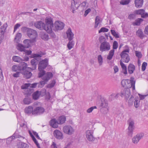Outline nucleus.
I'll return each instance as SVG.
<instances>
[{
    "mask_svg": "<svg viewBox=\"0 0 148 148\" xmlns=\"http://www.w3.org/2000/svg\"><path fill=\"white\" fill-rule=\"evenodd\" d=\"M45 24L41 21L36 22L34 25L37 28L40 29H44L48 33L52 32V27L53 26V23L52 18L49 17H47L45 19Z\"/></svg>",
    "mask_w": 148,
    "mask_h": 148,
    "instance_id": "obj_1",
    "label": "nucleus"
},
{
    "mask_svg": "<svg viewBox=\"0 0 148 148\" xmlns=\"http://www.w3.org/2000/svg\"><path fill=\"white\" fill-rule=\"evenodd\" d=\"M121 83L123 87L128 88H132L133 90H135V81L134 78L131 77L130 79H123Z\"/></svg>",
    "mask_w": 148,
    "mask_h": 148,
    "instance_id": "obj_2",
    "label": "nucleus"
},
{
    "mask_svg": "<svg viewBox=\"0 0 148 148\" xmlns=\"http://www.w3.org/2000/svg\"><path fill=\"white\" fill-rule=\"evenodd\" d=\"M48 60L45 59L40 62L38 65V77H40L44 74L45 71L43 70L48 65Z\"/></svg>",
    "mask_w": 148,
    "mask_h": 148,
    "instance_id": "obj_3",
    "label": "nucleus"
},
{
    "mask_svg": "<svg viewBox=\"0 0 148 148\" xmlns=\"http://www.w3.org/2000/svg\"><path fill=\"white\" fill-rule=\"evenodd\" d=\"M23 66L22 68V74L24 75V77L26 78H29L32 75V74L29 71L31 69L30 68L27 66V64L23 62L22 63Z\"/></svg>",
    "mask_w": 148,
    "mask_h": 148,
    "instance_id": "obj_4",
    "label": "nucleus"
},
{
    "mask_svg": "<svg viewBox=\"0 0 148 148\" xmlns=\"http://www.w3.org/2000/svg\"><path fill=\"white\" fill-rule=\"evenodd\" d=\"M125 49L121 53L120 56L121 58L122 61L126 62L128 63L130 60L128 53H129L130 49L128 47L125 46Z\"/></svg>",
    "mask_w": 148,
    "mask_h": 148,
    "instance_id": "obj_5",
    "label": "nucleus"
},
{
    "mask_svg": "<svg viewBox=\"0 0 148 148\" xmlns=\"http://www.w3.org/2000/svg\"><path fill=\"white\" fill-rule=\"evenodd\" d=\"M63 132L68 135H71L75 132L73 127L70 125H66L63 127L62 129Z\"/></svg>",
    "mask_w": 148,
    "mask_h": 148,
    "instance_id": "obj_6",
    "label": "nucleus"
},
{
    "mask_svg": "<svg viewBox=\"0 0 148 148\" xmlns=\"http://www.w3.org/2000/svg\"><path fill=\"white\" fill-rule=\"evenodd\" d=\"M129 126L128 127L127 132V134L130 136H132L133 132L135 128L134 121V120L130 119L128 121Z\"/></svg>",
    "mask_w": 148,
    "mask_h": 148,
    "instance_id": "obj_7",
    "label": "nucleus"
},
{
    "mask_svg": "<svg viewBox=\"0 0 148 148\" xmlns=\"http://www.w3.org/2000/svg\"><path fill=\"white\" fill-rule=\"evenodd\" d=\"M110 49V45L109 42L105 41L101 43L100 47V50L101 51H108Z\"/></svg>",
    "mask_w": 148,
    "mask_h": 148,
    "instance_id": "obj_8",
    "label": "nucleus"
},
{
    "mask_svg": "<svg viewBox=\"0 0 148 148\" xmlns=\"http://www.w3.org/2000/svg\"><path fill=\"white\" fill-rule=\"evenodd\" d=\"M27 35L31 38L32 42H35L37 37V34L36 31L29 29L27 30Z\"/></svg>",
    "mask_w": 148,
    "mask_h": 148,
    "instance_id": "obj_9",
    "label": "nucleus"
},
{
    "mask_svg": "<svg viewBox=\"0 0 148 148\" xmlns=\"http://www.w3.org/2000/svg\"><path fill=\"white\" fill-rule=\"evenodd\" d=\"M42 57L41 54H34L33 55V57L34 58L31 61V64L33 66L32 70H34L36 68V64L38 61V59Z\"/></svg>",
    "mask_w": 148,
    "mask_h": 148,
    "instance_id": "obj_10",
    "label": "nucleus"
},
{
    "mask_svg": "<svg viewBox=\"0 0 148 148\" xmlns=\"http://www.w3.org/2000/svg\"><path fill=\"white\" fill-rule=\"evenodd\" d=\"M54 30L57 31L62 29L64 26V24L62 22L57 21L55 22L54 24Z\"/></svg>",
    "mask_w": 148,
    "mask_h": 148,
    "instance_id": "obj_11",
    "label": "nucleus"
},
{
    "mask_svg": "<svg viewBox=\"0 0 148 148\" xmlns=\"http://www.w3.org/2000/svg\"><path fill=\"white\" fill-rule=\"evenodd\" d=\"M93 132L92 130H88L86 131V136L87 140L90 141H93L95 138L93 136Z\"/></svg>",
    "mask_w": 148,
    "mask_h": 148,
    "instance_id": "obj_12",
    "label": "nucleus"
},
{
    "mask_svg": "<svg viewBox=\"0 0 148 148\" xmlns=\"http://www.w3.org/2000/svg\"><path fill=\"white\" fill-rule=\"evenodd\" d=\"M79 2L80 0H72L71 1V9L73 13H74V11L79 6Z\"/></svg>",
    "mask_w": 148,
    "mask_h": 148,
    "instance_id": "obj_13",
    "label": "nucleus"
},
{
    "mask_svg": "<svg viewBox=\"0 0 148 148\" xmlns=\"http://www.w3.org/2000/svg\"><path fill=\"white\" fill-rule=\"evenodd\" d=\"M144 136V134L143 133L138 134L132 138V142L135 144H137L139 140L142 138Z\"/></svg>",
    "mask_w": 148,
    "mask_h": 148,
    "instance_id": "obj_14",
    "label": "nucleus"
},
{
    "mask_svg": "<svg viewBox=\"0 0 148 148\" xmlns=\"http://www.w3.org/2000/svg\"><path fill=\"white\" fill-rule=\"evenodd\" d=\"M130 95V91L129 88H125L121 92V96L127 99L129 97Z\"/></svg>",
    "mask_w": 148,
    "mask_h": 148,
    "instance_id": "obj_15",
    "label": "nucleus"
},
{
    "mask_svg": "<svg viewBox=\"0 0 148 148\" xmlns=\"http://www.w3.org/2000/svg\"><path fill=\"white\" fill-rule=\"evenodd\" d=\"M53 75L52 73L50 72L45 73V71L44 74L42 76V79L48 82L50 79L53 77Z\"/></svg>",
    "mask_w": 148,
    "mask_h": 148,
    "instance_id": "obj_16",
    "label": "nucleus"
},
{
    "mask_svg": "<svg viewBox=\"0 0 148 148\" xmlns=\"http://www.w3.org/2000/svg\"><path fill=\"white\" fill-rule=\"evenodd\" d=\"M45 109L42 107H37L34 108L33 112V115H40L44 112Z\"/></svg>",
    "mask_w": 148,
    "mask_h": 148,
    "instance_id": "obj_17",
    "label": "nucleus"
},
{
    "mask_svg": "<svg viewBox=\"0 0 148 148\" xmlns=\"http://www.w3.org/2000/svg\"><path fill=\"white\" fill-rule=\"evenodd\" d=\"M54 136L57 139L59 140H62L63 138V136L62 132L60 130H56L53 132Z\"/></svg>",
    "mask_w": 148,
    "mask_h": 148,
    "instance_id": "obj_18",
    "label": "nucleus"
},
{
    "mask_svg": "<svg viewBox=\"0 0 148 148\" xmlns=\"http://www.w3.org/2000/svg\"><path fill=\"white\" fill-rule=\"evenodd\" d=\"M136 13L137 14H140L143 18L148 17V14L145 12L143 9H139L136 11Z\"/></svg>",
    "mask_w": 148,
    "mask_h": 148,
    "instance_id": "obj_19",
    "label": "nucleus"
},
{
    "mask_svg": "<svg viewBox=\"0 0 148 148\" xmlns=\"http://www.w3.org/2000/svg\"><path fill=\"white\" fill-rule=\"evenodd\" d=\"M66 34L67 38L69 40V41L71 40L73 38L74 34L72 32L71 28H68L66 32Z\"/></svg>",
    "mask_w": 148,
    "mask_h": 148,
    "instance_id": "obj_20",
    "label": "nucleus"
},
{
    "mask_svg": "<svg viewBox=\"0 0 148 148\" xmlns=\"http://www.w3.org/2000/svg\"><path fill=\"white\" fill-rule=\"evenodd\" d=\"M34 109L32 106H29L25 108V113L28 115H30L32 114L33 115V112Z\"/></svg>",
    "mask_w": 148,
    "mask_h": 148,
    "instance_id": "obj_21",
    "label": "nucleus"
},
{
    "mask_svg": "<svg viewBox=\"0 0 148 148\" xmlns=\"http://www.w3.org/2000/svg\"><path fill=\"white\" fill-rule=\"evenodd\" d=\"M21 136L19 135H17L16 134H14L12 136L8 137L7 139L6 143L7 144H10L11 141L15 138H19Z\"/></svg>",
    "mask_w": 148,
    "mask_h": 148,
    "instance_id": "obj_22",
    "label": "nucleus"
},
{
    "mask_svg": "<svg viewBox=\"0 0 148 148\" xmlns=\"http://www.w3.org/2000/svg\"><path fill=\"white\" fill-rule=\"evenodd\" d=\"M39 36L42 39L45 40H47L49 38L48 34L43 32H40Z\"/></svg>",
    "mask_w": 148,
    "mask_h": 148,
    "instance_id": "obj_23",
    "label": "nucleus"
},
{
    "mask_svg": "<svg viewBox=\"0 0 148 148\" xmlns=\"http://www.w3.org/2000/svg\"><path fill=\"white\" fill-rule=\"evenodd\" d=\"M50 125L54 128H57L58 127V121H56L55 119H51L50 121Z\"/></svg>",
    "mask_w": 148,
    "mask_h": 148,
    "instance_id": "obj_24",
    "label": "nucleus"
},
{
    "mask_svg": "<svg viewBox=\"0 0 148 148\" xmlns=\"http://www.w3.org/2000/svg\"><path fill=\"white\" fill-rule=\"evenodd\" d=\"M66 120V118L64 116H60L57 119L58 123L59 124H62L65 123Z\"/></svg>",
    "mask_w": 148,
    "mask_h": 148,
    "instance_id": "obj_25",
    "label": "nucleus"
},
{
    "mask_svg": "<svg viewBox=\"0 0 148 148\" xmlns=\"http://www.w3.org/2000/svg\"><path fill=\"white\" fill-rule=\"evenodd\" d=\"M135 69V66L133 64H130L128 66V72L130 74H132L134 72Z\"/></svg>",
    "mask_w": 148,
    "mask_h": 148,
    "instance_id": "obj_26",
    "label": "nucleus"
},
{
    "mask_svg": "<svg viewBox=\"0 0 148 148\" xmlns=\"http://www.w3.org/2000/svg\"><path fill=\"white\" fill-rule=\"evenodd\" d=\"M34 42H32V40L25 39L23 41L24 46L26 48H29L31 46V43Z\"/></svg>",
    "mask_w": 148,
    "mask_h": 148,
    "instance_id": "obj_27",
    "label": "nucleus"
},
{
    "mask_svg": "<svg viewBox=\"0 0 148 148\" xmlns=\"http://www.w3.org/2000/svg\"><path fill=\"white\" fill-rule=\"evenodd\" d=\"M143 3V0H135V6L137 8H140L141 7Z\"/></svg>",
    "mask_w": 148,
    "mask_h": 148,
    "instance_id": "obj_28",
    "label": "nucleus"
},
{
    "mask_svg": "<svg viewBox=\"0 0 148 148\" xmlns=\"http://www.w3.org/2000/svg\"><path fill=\"white\" fill-rule=\"evenodd\" d=\"M114 49H112L109 51L107 57V60H110L112 59L114 55Z\"/></svg>",
    "mask_w": 148,
    "mask_h": 148,
    "instance_id": "obj_29",
    "label": "nucleus"
},
{
    "mask_svg": "<svg viewBox=\"0 0 148 148\" xmlns=\"http://www.w3.org/2000/svg\"><path fill=\"white\" fill-rule=\"evenodd\" d=\"M8 26L6 23H4L3 25L0 28V33L1 34H3Z\"/></svg>",
    "mask_w": 148,
    "mask_h": 148,
    "instance_id": "obj_30",
    "label": "nucleus"
},
{
    "mask_svg": "<svg viewBox=\"0 0 148 148\" xmlns=\"http://www.w3.org/2000/svg\"><path fill=\"white\" fill-rule=\"evenodd\" d=\"M17 49L21 51H24L25 49V47L21 44H18L16 46Z\"/></svg>",
    "mask_w": 148,
    "mask_h": 148,
    "instance_id": "obj_31",
    "label": "nucleus"
},
{
    "mask_svg": "<svg viewBox=\"0 0 148 148\" xmlns=\"http://www.w3.org/2000/svg\"><path fill=\"white\" fill-rule=\"evenodd\" d=\"M101 18L100 17L97 16L96 17L95 20V23L94 27L95 28H97L99 23L101 22Z\"/></svg>",
    "mask_w": 148,
    "mask_h": 148,
    "instance_id": "obj_32",
    "label": "nucleus"
},
{
    "mask_svg": "<svg viewBox=\"0 0 148 148\" xmlns=\"http://www.w3.org/2000/svg\"><path fill=\"white\" fill-rule=\"evenodd\" d=\"M40 94V92L38 91H37L36 92H35L32 95L33 99L35 100L37 99L39 97Z\"/></svg>",
    "mask_w": 148,
    "mask_h": 148,
    "instance_id": "obj_33",
    "label": "nucleus"
},
{
    "mask_svg": "<svg viewBox=\"0 0 148 148\" xmlns=\"http://www.w3.org/2000/svg\"><path fill=\"white\" fill-rule=\"evenodd\" d=\"M101 106L102 107L101 108H106V112L108 110L109 107L108 106V104L106 101H104L102 102L101 104Z\"/></svg>",
    "mask_w": 148,
    "mask_h": 148,
    "instance_id": "obj_34",
    "label": "nucleus"
},
{
    "mask_svg": "<svg viewBox=\"0 0 148 148\" xmlns=\"http://www.w3.org/2000/svg\"><path fill=\"white\" fill-rule=\"evenodd\" d=\"M12 59L14 62H20L23 61V60L18 56H14Z\"/></svg>",
    "mask_w": 148,
    "mask_h": 148,
    "instance_id": "obj_35",
    "label": "nucleus"
},
{
    "mask_svg": "<svg viewBox=\"0 0 148 148\" xmlns=\"http://www.w3.org/2000/svg\"><path fill=\"white\" fill-rule=\"evenodd\" d=\"M135 101H134V106L136 108H137L140 105V99L138 97H137L135 98Z\"/></svg>",
    "mask_w": 148,
    "mask_h": 148,
    "instance_id": "obj_36",
    "label": "nucleus"
},
{
    "mask_svg": "<svg viewBox=\"0 0 148 148\" xmlns=\"http://www.w3.org/2000/svg\"><path fill=\"white\" fill-rule=\"evenodd\" d=\"M23 102L25 104L28 105L32 102L31 99L29 97L24 98L23 100Z\"/></svg>",
    "mask_w": 148,
    "mask_h": 148,
    "instance_id": "obj_37",
    "label": "nucleus"
},
{
    "mask_svg": "<svg viewBox=\"0 0 148 148\" xmlns=\"http://www.w3.org/2000/svg\"><path fill=\"white\" fill-rule=\"evenodd\" d=\"M74 42L73 41H69L67 45V47L68 49L69 50H70L72 48L74 45Z\"/></svg>",
    "mask_w": 148,
    "mask_h": 148,
    "instance_id": "obj_38",
    "label": "nucleus"
},
{
    "mask_svg": "<svg viewBox=\"0 0 148 148\" xmlns=\"http://www.w3.org/2000/svg\"><path fill=\"white\" fill-rule=\"evenodd\" d=\"M18 148H26L27 144L22 142H20L17 145Z\"/></svg>",
    "mask_w": 148,
    "mask_h": 148,
    "instance_id": "obj_39",
    "label": "nucleus"
},
{
    "mask_svg": "<svg viewBox=\"0 0 148 148\" xmlns=\"http://www.w3.org/2000/svg\"><path fill=\"white\" fill-rule=\"evenodd\" d=\"M21 34L20 33H18L15 38L14 40L15 42L18 43L19 41V40L21 38Z\"/></svg>",
    "mask_w": 148,
    "mask_h": 148,
    "instance_id": "obj_40",
    "label": "nucleus"
},
{
    "mask_svg": "<svg viewBox=\"0 0 148 148\" xmlns=\"http://www.w3.org/2000/svg\"><path fill=\"white\" fill-rule=\"evenodd\" d=\"M97 60L99 65H101L103 62V58L101 55H99L97 56Z\"/></svg>",
    "mask_w": 148,
    "mask_h": 148,
    "instance_id": "obj_41",
    "label": "nucleus"
},
{
    "mask_svg": "<svg viewBox=\"0 0 148 148\" xmlns=\"http://www.w3.org/2000/svg\"><path fill=\"white\" fill-rule=\"evenodd\" d=\"M21 68L18 65H14L12 67V70L14 71L21 70Z\"/></svg>",
    "mask_w": 148,
    "mask_h": 148,
    "instance_id": "obj_42",
    "label": "nucleus"
},
{
    "mask_svg": "<svg viewBox=\"0 0 148 148\" xmlns=\"http://www.w3.org/2000/svg\"><path fill=\"white\" fill-rule=\"evenodd\" d=\"M134 98L132 96L128 100V105L129 106H131L133 105L134 103Z\"/></svg>",
    "mask_w": 148,
    "mask_h": 148,
    "instance_id": "obj_43",
    "label": "nucleus"
},
{
    "mask_svg": "<svg viewBox=\"0 0 148 148\" xmlns=\"http://www.w3.org/2000/svg\"><path fill=\"white\" fill-rule=\"evenodd\" d=\"M136 35L140 38H143V32L141 29H138L136 32Z\"/></svg>",
    "mask_w": 148,
    "mask_h": 148,
    "instance_id": "obj_44",
    "label": "nucleus"
},
{
    "mask_svg": "<svg viewBox=\"0 0 148 148\" xmlns=\"http://www.w3.org/2000/svg\"><path fill=\"white\" fill-rule=\"evenodd\" d=\"M143 21V19L142 18H138L133 23V25H139L141 22H142Z\"/></svg>",
    "mask_w": 148,
    "mask_h": 148,
    "instance_id": "obj_45",
    "label": "nucleus"
},
{
    "mask_svg": "<svg viewBox=\"0 0 148 148\" xmlns=\"http://www.w3.org/2000/svg\"><path fill=\"white\" fill-rule=\"evenodd\" d=\"M80 6L82 8L83 10H85L87 8L88 5L87 3L86 2H83L80 5Z\"/></svg>",
    "mask_w": 148,
    "mask_h": 148,
    "instance_id": "obj_46",
    "label": "nucleus"
},
{
    "mask_svg": "<svg viewBox=\"0 0 148 148\" xmlns=\"http://www.w3.org/2000/svg\"><path fill=\"white\" fill-rule=\"evenodd\" d=\"M97 107L96 106L91 107L86 110V112L88 113H90L94 109H97Z\"/></svg>",
    "mask_w": 148,
    "mask_h": 148,
    "instance_id": "obj_47",
    "label": "nucleus"
},
{
    "mask_svg": "<svg viewBox=\"0 0 148 148\" xmlns=\"http://www.w3.org/2000/svg\"><path fill=\"white\" fill-rule=\"evenodd\" d=\"M111 34L115 37L116 38H119V37L118 34L116 33L115 30H111Z\"/></svg>",
    "mask_w": 148,
    "mask_h": 148,
    "instance_id": "obj_48",
    "label": "nucleus"
},
{
    "mask_svg": "<svg viewBox=\"0 0 148 148\" xmlns=\"http://www.w3.org/2000/svg\"><path fill=\"white\" fill-rule=\"evenodd\" d=\"M135 53L136 56L138 57V59H140L142 57V54L141 53L138 51H136L135 52Z\"/></svg>",
    "mask_w": 148,
    "mask_h": 148,
    "instance_id": "obj_49",
    "label": "nucleus"
},
{
    "mask_svg": "<svg viewBox=\"0 0 148 148\" xmlns=\"http://www.w3.org/2000/svg\"><path fill=\"white\" fill-rule=\"evenodd\" d=\"M118 45L117 42L116 41H114L113 43L112 48L114 50L116 49L118 47Z\"/></svg>",
    "mask_w": 148,
    "mask_h": 148,
    "instance_id": "obj_50",
    "label": "nucleus"
},
{
    "mask_svg": "<svg viewBox=\"0 0 148 148\" xmlns=\"http://www.w3.org/2000/svg\"><path fill=\"white\" fill-rule=\"evenodd\" d=\"M130 0H123L120 2V3L122 5H126L128 4Z\"/></svg>",
    "mask_w": 148,
    "mask_h": 148,
    "instance_id": "obj_51",
    "label": "nucleus"
},
{
    "mask_svg": "<svg viewBox=\"0 0 148 148\" xmlns=\"http://www.w3.org/2000/svg\"><path fill=\"white\" fill-rule=\"evenodd\" d=\"M108 31V29L103 27H102L99 31V33H100L101 32H107Z\"/></svg>",
    "mask_w": 148,
    "mask_h": 148,
    "instance_id": "obj_52",
    "label": "nucleus"
},
{
    "mask_svg": "<svg viewBox=\"0 0 148 148\" xmlns=\"http://www.w3.org/2000/svg\"><path fill=\"white\" fill-rule=\"evenodd\" d=\"M30 85V84L29 83L25 84L23 85H22L21 87L22 89H25L27 88Z\"/></svg>",
    "mask_w": 148,
    "mask_h": 148,
    "instance_id": "obj_53",
    "label": "nucleus"
},
{
    "mask_svg": "<svg viewBox=\"0 0 148 148\" xmlns=\"http://www.w3.org/2000/svg\"><path fill=\"white\" fill-rule=\"evenodd\" d=\"M147 65L146 62H144L143 63L142 66V70L143 71H144L145 70Z\"/></svg>",
    "mask_w": 148,
    "mask_h": 148,
    "instance_id": "obj_54",
    "label": "nucleus"
},
{
    "mask_svg": "<svg viewBox=\"0 0 148 148\" xmlns=\"http://www.w3.org/2000/svg\"><path fill=\"white\" fill-rule=\"evenodd\" d=\"M32 139L33 141H34V143L36 145L37 147H38V148H40V145L38 142L37 141L36 139L34 137V136H33V137L32 138Z\"/></svg>",
    "mask_w": 148,
    "mask_h": 148,
    "instance_id": "obj_55",
    "label": "nucleus"
},
{
    "mask_svg": "<svg viewBox=\"0 0 148 148\" xmlns=\"http://www.w3.org/2000/svg\"><path fill=\"white\" fill-rule=\"evenodd\" d=\"M47 82L44 80L40 82V83H38L39 84V85L38 86V87H42Z\"/></svg>",
    "mask_w": 148,
    "mask_h": 148,
    "instance_id": "obj_56",
    "label": "nucleus"
},
{
    "mask_svg": "<svg viewBox=\"0 0 148 148\" xmlns=\"http://www.w3.org/2000/svg\"><path fill=\"white\" fill-rule=\"evenodd\" d=\"M56 84V81L55 80L52 81L51 83L49 84L48 85L49 87L52 88Z\"/></svg>",
    "mask_w": 148,
    "mask_h": 148,
    "instance_id": "obj_57",
    "label": "nucleus"
},
{
    "mask_svg": "<svg viewBox=\"0 0 148 148\" xmlns=\"http://www.w3.org/2000/svg\"><path fill=\"white\" fill-rule=\"evenodd\" d=\"M39 84L38 83H35L32 84H30V85L29 87L31 88H35L36 86H38V87Z\"/></svg>",
    "mask_w": 148,
    "mask_h": 148,
    "instance_id": "obj_58",
    "label": "nucleus"
},
{
    "mask_svg": "<svg viewBox=\"0 0 148 148\" xmlns=\"http://www.w3.org/2000/svg\"><path fill=\"white\" fill-rule=\"evenodd\" d=\"M21 26L20 24L19 23L16 24L14 26V32H15L17 29Z\"/></svg>",
    "mask_w": 148,
    "mask_h": 148,
    "instance_id": "obj_59",
    "label": "nucleus"
},
{
    "mask_svg": "<svg viewBox=\"0 0 148 148\" xmlns=\"http://www.w3.org/2000/svg\"><path fill=\"white\" fill-rule=\"evenodd\" d=\"M120 64L121 67L122 69L127 68L126 66L123 62L121 60L120 61Z\"/></svg>",
    "mask_w": 148,
    "mask_h": 148,
    "instance_id": "obj_60",
    "label": "nucleus"
},
{
    "mask_svg": "<svg viewBox=\"0 0 148 148\" xmlns=\"http://www.w3.org/2000/svg\"><path fill=\"white\" fill-rule=\"evenodd\" d=\"M27 55H29L32 53V51L30 50H27L25 49L23 51Z\"/></svg>",
    "mask_w": 148,
    "mask_h": 148,
    "instance_id": "obj_61",
    "label": "nucleus"
},
{
    "mask_svg": "<svg viewBox=\"0 0 148 148\" xmlns=\"http://www.w3.org/2000/svg\"><path fill=\"white\" fill-rule=\"evenodd\" d=\"M90 11L91 9L90 8H88L86 10L85 12L84 16H86Z\"/></svg>",
    "mask_w": 148,
    "mask_h": 148,
    "instance_id": "obj_62",
    "label": "nucleus"
},
{
    "mask_svg": "<svg viewBox=\"0 0 148 148\" xmlns=\"http://www.w3.org/2000/svg\"><path fill=\"white\" fill-rule=\"evenodd\" d=\"M135 17V14H131L128 16V18L130 19H132L134 18Z\"/></svg>",
    "mask_w": 148,
    "mask_h": 148,
    "instance_id": "obj_63",
    "label": "nucleus"
},
{
    "mask_svg": "<svg viewBox=\"0 0 148 148\" xmlns=\"http://www.w3.org/2000/svg\"><path fill=\"white\" fill-rule=\"evenodd\" d=\"M51 147L52 148H57L56 143L53 142H52Z\"/></svg>",
    "mask_w": 148,
    "mask_h": 148,
    "instance_id": "obj_64",
    "label": "nucleus"
}]
</instances>
